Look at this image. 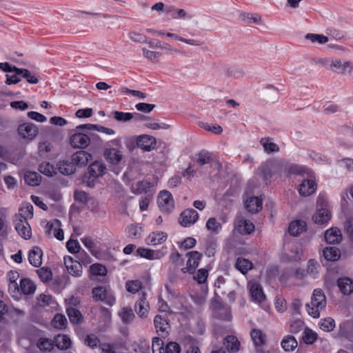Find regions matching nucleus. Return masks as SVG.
<instances>
[{"instance_id": "nucleus-2", "label": "nucleus", "mask_w": 353, "mask_h": 353, "mask_svg": "<svg viewBox=\"0 0 353 353\" xmlns=\"http://www.w3.org/2000/svg\"><path fill=\"white\" fill-rule=\"evenodd\" d=\"M73 132L74 133L69 138V143L74 148H86L92 141L98 144L101 143V140L97 134L93 133L85 134L81 131H77L76 128L73 130Z\"/></svg>"}, {"instance_id": "nucleus-31", "label": "nucleus", "mask_w": 353, "mask_h": 353, "mask_svg": "<svg viewBox=\"0 0 353 353\" xmlns=\"http://www.w3.org/2000/svg\"><path fill=\"white\" fill-rule=\"evenodd\" d=\"M331 217V214L327 209L321 208L317 210L312 216L314 223L318 224H323L327 223Z\"/></svg>"}, {"instance_id": "nucleus-4", "label": "nucleus", "mask_w": 353, "mask_h": 353, "mask_svg": "<svg viewBox=\"0 0 353 353\" xmlns=\"http://www.w3.org/2000/svg\"><path fill=\"white\" fill-rule=\"evenodd\" d=\"M105 170V166L101 162L94 161L89 165L88 173L83 177V182L87 183L88 186H92L95 179L103 176Z\"/></svg>"}, {"instance_id": "nucleus-19", "label": "nucleus", "mask_w": 353, "mask_h": 353, "mask_svg": "<svg viewBox=\"0 0 353 353\" xmlns=\"http://www.w3.org/2000/svg\"><path fill=\"white\" fill-rule=\"evenodd\" d=\"M154 324L157 332L163 337L168 334V329L170 328L168 321L163 318L161 315H157L154 319Z\"/></svg>"}, {"instance_id": "nucleus-40", "label": "nucleus", "mask_w": 353, "mask_h": 353, "mask_svg": "<svg viewBox=\"0 0 353 353\" xmlns=\"http://www.w3.org/2000/svg\"><path fill=\"white\" fill-rule=\"evenodd\" d=\"M212 161V154L207 150H201L196 154V162L200 166L208 164Z\"/></svg>"}, {"instance_id": "nucleus-16", "label": "nucleus", "mask_w": 353, "mask_h": 353, "mask_svg": "<svg viewBox=\"0 0 353 353\" xmlns=\"http://www.w3.org/2000/svg\"><path fill=\"white\" fill-rule=\"evenodd\" d=\"M135 311L140 318H146L150 309L149 303L146 299L145 294L143 293L140 299L136 302Z\"/></svg>"}, {"instance_id": "nucleus-41", "label": "nucleus", "mask_w": 353, "mask_h": 353, "mask_svg": "<svg viewBox=\"0 0 353 353\" xmlns=\"http://www.w3.org/2000/svg\"><path fill=\"white\" fill-rule=\"evenodd\" d=\"M119 315L125 324L130 323L135 318L134 312L130 307H123L119 311Z\"/></svg>"}, {"instance_id": "nucleus-7", "label": "nucleus", "mask_w": 353, "mask_h": 353, "mask_svg": "<svg viewBox=\"0 0 353 353\" xmlns=\"http://www.w3.org/2000/svg\"><path fill=\"white\" fill-rule=\"evenodd\" d=\"M92 295L96 301H101L110 306L115 302V297L112 292L101 286L93 288Z\"/></svg>"}, {"instance_id": "nucleus-46", "label": "nucleus", "mask_w": 353, "mask_h": 353, "mask_svg": "<svg viewBox=\"0 0 353 353\" xmlns=\"http://www.w3.org/2000/svg\"><path fill=\"white\" fill-rule=\"evenodd\" d=\"M235 266L241 273L245 274L252 269V263L248 259L239 258L236 260Z\"/></svg>"}, {"instance_id": "nucleus-44", "label": "nucleus", "mask_w": 353, "mask_h": 353, "mask_svg": "<svg viewBox=\"0 0 353 353\" xmlns=\"http://www.w3.org/2000/svg\"><path fill=\"white\" fill-rule=\"evenodd\" d=\"M205 227L212 234H216L221 230L222 225L216 218L211 217L207 221Z\"/></svg>"}, {"instance_id": "nucleus-11", "label": "nucleus", "mask_w": 353, "mask_h": 353, "mask_svg": "<svg viewBox=\"0 0 353 353\" xmlns=\"http://www.w3.org/2000/svg\"><path fill=\"white\" fill-rule=\"evenodd\" d=\"M199 214L194 209H186L180 215L179 223L183 227H190L198 219Z\"/></svg>"}, {"instance_id": "nucleus-49", "label": "nucleus", "mask_w": 353, "mask_h": 353, "mask_svg": "<svg viewBox=\"0 0 353 353\" xmlns=\"http://www.w3.org/2000/svg\"><path fill=\"white\" fill-rule=\"evenodd\" d=\"M317 334L310 328H305L303 331L302 339L306 344H312L317 339Z\"/></svg>"}, {"instance_id": "nucleus-17", "label": "nucleus", "mask_w": 353, "mask_h": 353, "mask_svg": "<svg viewBox=\"0 0 353 353\" xmlns=\"http://www.w3.org/2000/svg\"><path fill=\"white\" fill-rule=\"evenodd\" d=\"M15 230L19 236L24 239H29L32 236V230L30 224L26 221H14Z\"/></svg>"}, {"instance_id": "nucleus-5", "label": "nucleus", "mask_w": 353, "mask_h": 353, "mask_svg": "<svg viewBox=\"0 0 353 353\" xmlns=\"http://www.w3.org/2000/svg\"><path fill=\"white\" fill-rule=\"evenodd\" d=\"M329 68L343 75H350L353 71V61L341 59L327 60Z\"/></svg>"}, {"instance_id": "nucleus-27", "label": "nucleus", "mask_w": 353, "mask_h": 353, "mask_svg": "<svg viewBox=\"0 0 353 353\" xmlns=\"http://www.w3.org/2000/svg\"><path fill=\"white\" fill-rule=\"evenodd\" d=\"M76 170V168L72 163L69 161H59L57 164V172L59 171L63 175H70L73 174Z\"/></svg>"}, {"instance_id": "nucleus-6", "label": "nucleus", "mask_w": 353, "mask_h": 353, "mask_svg": "<svg viewBox=\"0 0 353 353\" xmlns=\"http://www.w3.org/2000/svg\"><path fill=\"white\" fill-rule=\"evenodd\" d=\"M157 203L161 210L165 213H170L174 208V201L172 194L167 190L159 192Z\"/></svg>"}, {"instance_id": "nucleus-33", "label": "nucleus", "mask_w": 353, "mask_h": 353, "mask_svg": "<svg viewBox=\"0 0 353 353\" xmlns=\"http://www.w3.org/2000/svg\"><path fill=\"white\" fill-rule=\"evenodd\" d=\"M281 345L284 351L292 352L297 347L298 343L294 336L288 335L282 339Z\"/></svg>"}, {"instance_id": "nucleus-34", "label": "nucleus", "mask_w": 353, "mask_h": 353, "mask_svg": "<svg viewBox=\"0 0 353 353\" xmlns=\"http://www.w3.org/2000/svg\"><path fill=\"white\" fill-rule=\"evenodd\" d=\"M323 256L327 261H335L340 258L341 252L336 247L330 246L323 249Z\"/></svg>"}, {"instance_id": "nucleus-61", "label": "nucleus", "mask_w": 353, "mask_h": 353, "mask_svg": "<svg viewBox=\"0 0 353 353\" xmlns=\"http://www.w3.org/2000/svg\"><path fill=\"white\" fill-rule=\"evenodd\" d=\"M208 276V271L206 269H199L196 275L194 276V280H196L199 284H202L205 283Z\"/></svg>"}, {"instance_id": "nucleus-10", "label": "nucleus", "mask_w": 353, "mask_h": 353, "mask_svg": "<svg viewBox=\"0 0 353 353\" xmlns=\"http://www.w3.org/2000/svg\"><path fill=\"white\" fill-rule=\"evenodd\" d=\"M18 132L22 138L31 141L37 135L38 128L33 123H25L19 126Z\"/></svg>"}, {"instance_id": "nucleus-24", "label": "nucleus", "mask_w": 353, "mask_h": 353, "mask_svg": "<svg viewBox=\"0 0 353 353\" xmlns=\"http://www.w3.org/2000/svg\"><path fill=\"white\" fill-rule=\"evenodd\" d=\"M325 239L327 243L336 244L342 240V234L338 228H331L325 233Z\"/></svg>"}, {"instance_id": "nucleus-35", "label": "nucleus", "mask_w": 353, "mask_h": 353, "mask_svg": "<svg viewBox=\"0 0 353 353\" xmlns=\"http://www.w3.org/2000/svg\"><path fill=\"white\" fill-rule=\"evenodd\" d=\"M53 342L58 349L63 350L68 349L71 345L70 339L65 334H58L54 338Z\"/></svg>"}, {"instance_id": "nucleus-30", "label": "nucleus", "mask_w": 353, "mask_h": 353, "mask_svg": "<svg viewBox=\"0 0 353 353\" xmlns=\"http://www.w3.org/2000/svg\"><path fill=\"white\" fill-rule=\"evenodd\" d=\"M262 201L256 196L249 198L245 203L246 209L250 213H256L262 208Z\"/></svg>"}, {"instance_id": "nucleus-42", "label": "nucleus", "mask_w": 353, "mask_h": 353, "mask_svg": "<svg viewBox=\"0 0 353 353\" xmlns=\"http://www.w3.org/2000/svg\"><path fill=\"white\" fill-rule=\"evenodd\" d=\"M41 176L35 172H27L24 175L25 182L32 186L38 185L41 181Z\"/></svg>"}, {"instance_id": "nucleus-18", "label": "nucleus", "mask_w": 353, "mask_h": 353, "mask_svg": "<svg viewBox=\"0 0 353 353\" xmlns=\"http://www.w3.org/2000/svg\"><path fill=\"white\" fill-rule=\"evenodd\" d=\"M316 189V184L312 179H303L299 187L301 196H307L313 194Z\"/></svg>"}, {"instance_id": "nucleus-47", "label": "nucleus", "mask_w": 353, "mask_h": 353, "mask_svg": "<svg viewBox=\"0 0 353 353\" xmlns=\"http://www.w3.org/2000/svg\"><path fill=\"white\" fill-rule=\"evenodd\" d=\"M127 234L131 239H139L142 235V228L138 224L130 225L127 228Z\"/></svg>"}, {"instance_id": "nucleus-8", "label": "nucleus", "mask_w": 353, "mask_h": 353, "mask_svg": "<svg viewBox=\"0 0 353 353\" xmlns=\"http://www.w3.org/2000/svg\"><path fill=\"white\" fill-rule=\"evenodd\" d=\"M103 155L105 161L112 165H119L123 159V152L112 146L105 149Z\"/></svg>"}, {"instance_id": "nucleus-1", "label": "nucleus", "mask_w": 353, "mask_h": 353, "mask_svg": "<svg viewBox=\"0 0 353 353\" xmlns=\"http://www.w3.org/2000/svg\"><path fill=\"white\" fill-rule=\"evenodd\" d=\"M301 171L302 168L283 159L267 161L259 168V174L264 180H268L275 175L282 176L290 174H299Z\"/></svg>"}, {"instance_id": "nucleus-60", "label": "nucleus", "mask_w": 353, "mask_h": 353, "mask_svg": "<svg viewBox=\"0 0 353 353\" xmlns=\"http://www.w3.org/2000/svg\"><path fill=\"white\" fill-rule=\"evenodd\" d=\"M152 349L153 353H164L165 349L163 348V341L157 337L152 340Z\"/></svg>"}, {"instance_id": "nucleus-45", "label": "nucleus", "mask_w": 353, "mask_h": 353, "mask_svg": "<svg viewBox=\"0 0 353 353\" xmlns=\"http://www.w3.org/2000/svg\"><path fill=\"white\" fill-rule=\"evenodd\" d=\"M39 170L48 176H52L57 174V167L48 162L41 163L39 166Z\"/></svg>"}, {"instance_id": "nucleus-22", "label": "nucleus", "mask_w": 353, "mask_h": 353, "mask_svg": "<svg viewBox=\"0 0 353 353\" xmlns=\"http://www.w3.org/2000/svg\"><path fill=\"white\" fill-rule=\"evenodd\" d=\"M250 336L255 347H261L265 344L267 336L262 330L252 329L250 331Z\"/></svg>"}, {"instance_id": "nucleus-12", "label": "nucleus", "mask_w": 353, "mask_h": 353, "mask_svg": "<svg viewBox=\"0 0 353 353\" xmlns=\"http://www.w3.org/2000/svg\"><path fill=\"white\" fill-rule=\"evenodd\" d=\"M248 287L253 301L262 303L265 300V295L260 284L254 282H249Z\"/></svg>"}, {"instance_id": "nucleus-14", "label": "nucleus", "mask_w": 353, "mask_h": 353, "mask_svg": "<svg viewBox=\"0 0 353 353\" xmlns=\"http://www.w3.org/2000/svg\"><path fill=\"white\" fill-rule=\"evenodd\" d=\"M92 159V155L84 150H79L71 156V162L76 166L83 167Z\"/></svg>"}, {"instance_id": "nucleus-48", "label": "nucleus", "mask_w": 353, "mask_h": 353, "mask_svg": "<svg viewBox=\"0 0 353 353\" xmlns=\"http://www.w3.org/2000/svg\"><path fill=\"white\" fill-rule=\"evenodd\" d=\"M304 322L300 319H292L290 322V332L292 334H298L304 327Z\"/></svg>"}, {"instance_id": "nucleus-9", "label": "nucleus", "mask_w": 353, "mask_h": 353, "mask_svg": "<svg viewBox=\"0 0 353 353\" xmlns=\"http://www.w3.org/2000/svg\"><path fill=\"white\" fill-rule=\"evenodd\" d=\"M186 255L188 256L187 266L183 268L181 271L183 273L189 272L192 274L194 272L196 268L199 266V262L202 257V254L198 251H191L188 252Z\"/></svg>"}, {"instance_id": "nucleus-36", "label": "nucleus", "mask_w": 353, "mask_h": 353, "mask_svg": "<svg viewBox=\"0 0 353 353\" xmlns=\"http://www.w3.org/2000/svg\"><path fill=\"white\" fill-rule=\"evenodd\" d=\"M236 230L241 234H249L254 231V225L248 220L240 219L238 221Z\"/></svg>"}, {"instance_id": "nucleus-50", "label": "nucleus", "mask_w": 353, "mask_h": 353, "mask_svg": "<svg viewBox=\"0 0 353 353\" xmlns=\"http://www.w3.org/2000/svg\"><path fill=\"white\" fill-rule=\"evenodd\" d=\"M113 118L119 122H128L133 119L134 115L132 112H123L120 111H114L112 112Z\"/></svg>"}, {"instance_id": "nucleus-59", "label": "nucleus", "mask_w": 353, "mask_h": 353, "mask_svg": "<svg viewBox=\"0 0 353 353\" xmlns=\"http://www.w3.org/2000/svg\"><path fill=\"white\" fill-rule=\"evenodd\" d=\"M319 263L316 261L314 259H310L307 262V273L314 279L317 277L318 271L317 268L319 267Z\"/></svg>"}, {"instance_id": "nucleus-39", "label": "nucleus", "mask_w": 353, "mask_h": 353, "mask_svg": "<svg viewBox=\"0 0 353 353\" xmlns=\"http://www.w3.org/2000/svg\"><path fill=\"white\" fill-rule=\"evenodd\" d=\"M66 312L71 323H80L82 322L83 316L79 310L72 307H66Z\"/></svg>"}, {"instance_id": "nucleus-28", "label": "nucleus", "mask_w": 353, "mask_h": 353, "mask_svg": "<svg viewBox=\"0 0 353 353\" xmlns=\"http://www.w3.org/2000/svg\"><path fill=\"white\" fill-rule=\"evenodd\" d=\"M138 254L143 258L150 260L159 259L164 254L159 251H154L148 248H140L137 250Z\"/></svg>"}, {"instance_id": "nucleus-54", "label": "nucleus", "mask_w": 353, "mask_h": 353, "mask_svg": "<svg viewBox=\"0 0 353 353\" xmlns=\"http://www.w3.org/2000/svg\"><path fill=\"white\" fill-rule=\"evenodd\" d=\"M150 187V183L148 181H139L135 185L132 186V192L136 194H140L146 192Z\"/></svg>"}, {"instance_id": "nucleus-43", "label": "nucleus", "mask_w": 353, "mask_h": 353, "mask_svg": "<svg viewBox=\"0 0 353 353\" xmlns=\"http://www.w3.org/2000/svg\"><path fill=\"white\" fill-rule=\"evenodd\" d=\"M16 72L17 74H21L22 77L26 79V81L30 83L36 84L39 82V80L35 74L27 69H16Z\"/></svg>"}, {"instance_id": "nucleus-21", "label": "nucleus", "mask_w": 353, "mask_h": 353, "mask_svg": "<svg viewBox=\"0 0 353 353\" xmlns=\"http://www.w3.org/2000/svg\"><path fill=\"white\" fill-rule=\"evenodd\" d=\"M43 252L37 246H34L30 250L28 254V261L34 267H40L42 264Z\"/></svg>"}, {"instance_id": "nucleus-23", "label": "nucleus", "mask_w": 353, "mask_h": 353, "mask_svg": "<svg viewBox=\"0 0 353 353\" xmlns=\"http://www.w3.org/2000/svg\"><path fill=\"white\" fill-rule=\"evenodd\" d=\"M302 256L301 250L297 247H294L289 253H284L282 256V260L288 263H299Z\"/></svg>"}, {"instance_id": "nucleus-32", "label": "nucleus", "mask_w": 353, "mask_h": 353, "mask_svg": "<svg viewBox=\"0 0 353 353\" xmlns=\"http://www.w3.org/2000/svg\"><path fill=\"white\" fill-rule=\"evenodd\" d=\"M338 286L340 291L345 295L353 292V281L349 278H341L338 280Z\"/></svg>"}, {"instance_id": "nucleus-58", "label": "nucleus", "mask_w": 353, "mask_h": 353, "mask_svg": "<svg viewBox=\"0 0 353 353\" xmlns=\"http://www.w3.org/2000/svg\"><path fill=\"white\" fill-rule=\"evenodd\" d=\"M37 274L43 282H48L52 279V272L48 268H41L37 270Z\"/></svg>"}, {"instance_id": "nucleus-20", "label": "nucleus", "mask_w": 353, "mask_h": 353, "mask_svg": "<svg viewBox=\"0 0 353 353\" xmlns=\"http://www.w3.org/2000/svg\"><path fill=\"white\" fill-rule=\"evenodd\" d=\"M33 217V206L32 204L26 203L21 205L19 210V213L16 214L14 221H28Z\"/></svg>"}, {"instance_id": "nucleus-62", "label": "nucleus", "mask_w": 353, "mask_h": 353, "mask_svg": "<svg viewBox=\"0 0 353 353\" xmlns=\"http://www.w3.org/2000/svg\"><path fill=\"white\" fill-rule=\"evenodd\" d=\"M8 292L15 299H19L21 296L20 285L17 283H9Z\"/></svg>"}, {"instance_id": "nucleus-13", "label": "nucleus", "mask_w": 353, "mask_h": 353, "mask_svg": "<svg viewBox=\"0 0 353 353\" xmlns=\"http://www.w3.org/2000/svg\"><path fill=\"white\" fill-rule=\"evenodd\" d=\"M64 264L68 272L76 277H79L82 274V266L77 261H74L73 259L67 256L64 257Z\"/></svg>"}, {"instance_id": "nucleus-25", "label": "nucleus", "mask_w": 353, "mask_h": 353, "mask_svg": "<svg viewBox=\"0 0 353 353\" xmlns=\"http://www.w3.org/2000/svg\"><path fill=\"white\" fill-rule=\"evenodd\" d=\"M168 235L163 232H153L146 239L147 244L157 245L163 243L167 239Z\"/></svg>"}, {"instance_id": "nucleus-56", "label": "nucleus", "mask_w": 353, "mask_h": 353, "mask_svg": "<svg viewBox=\"0 0 353 353\" xmlns=\"http://www.w3.org/2000/svg\"><path fill=\"white\" fill-rule=\"evenodd\" d=\"M90 270L91 273L96 276H105L107 274V269L105 266L103 265L101 263H94L90 268Z\"/></svg>"}, {"instance_id": "nucleus-37", "label": "nucleus", "mask_w": 353, "mask_h": 353, "mask_svg": "<svg viewBox=\"0 0 353 353\" xmlns=\"http://www.w3.org/2000/svg\"><path fill=\"white\" fill-rule=\"evenodd\" d=\"M260 143L263 146L264 151L268 154L279 151V145L273 143L270 137L262 138L260 140Z\"/></svg>"}, {"instance_id": "nucleus-52", "label": "nucleus", "mask_w": 353, "mask_h": 353, "mask_svg": "<svg viewBox=\"0 0 353 353\" xmlns=\"http://www.w3.org/2000/svg\"><path fill=\"white\" fill-rule=\"evenodd\" d=\"M305 39L310 41L312 43L317 42L320 44H323L329 41L327 37L323 34L309 33L305 35Z\"/></svg>"}, {"instance_id": "nucleus-53", "label": "nucleus", "mask_w": 353, "mask_h": 353, "mask_svg": "<svg viewBox=\"0 0 353 353\" xmlns=\"http://www.w3.org/2000/svg\"><path fill=\"white\" fill-rule=\"evenodd\" d=\"M128 292L135 294L142 288V283L139 280L128 281L125 283Z\"/></svg>"}, {"instance_id": "nucleus-29", "label": "nucleus", "mask_w": 353, "mask_h": 353, "mask_svg": "<svg viewBox=\"0 0 353 353\" xmlns=\"http://www.w3.org/2000/svg\"><path fill=\"white\" fill-rule=\"evenodd\" d=\"M306 223L303 221H292L288 228L289 233L294 236H297L305 230Z\"/></svg>"}, {"instance_id": "nucleus-38", "label": "nucleus", "mask_w": 353, "mask_h": 353, "mask_svg": "<svg viewBox=\"0 0 353 353\" xmlns=\"http://www.w3.org/2000/svg\"><path fill=\"white\" fill-rule=\"evenodd\" d=\"M20 289L23 294H32L36 290V285L29 279H23L20 281Z\"/></svg>"}, {"instance_id": "nucleus-63", "label": "nucleus", "mask_w": 353, "mask_h": 353, "mask_svg": "<svg viewBox=\"0 0 353 353\" xmlns=\"http://www.w3.org/2000/svg\"><path fill=\"white\" fill-rule=\"evenodd\" d=\"M66 247L68 250L72 254L79 252L80 245L77 240L70 239L66 243Z\"/></svg>"}, {"instance_id": "nucleus-64", "label": "nucleus", "mask_w": 353, "mask_h": 353, "mask_svg": "<svg viewBox=\"0 0 353 353\" xmlns=\"http://www.w3.org/2000/svg\"><path fill=\"white\" fill-rule=\"evenodd\" d=\"M181 347L175 342H170L165 348L164 353H180Z\"/></svg>"}, {"instance_id": "nucleus-3", "label": "nucleus", "mask_w": 353, "mask_h": 353, "mask_svg": "<svg viewBox=\"0 0 353 353\" xmlns=\"http://www.w3.org/2000/svg\"><path fill=\"white\" fill-rule=\"evenodd\" d=\"M326 297L321 289H315L313 292L310 303L305 305L308 314L314 318H319L320 312L325 309Z\"/></svg>"}, {"instance_id": "nucleus-55", "label": "nucleus", "mask_w": 353, "mask_h": 353, "mask_svg": "<svg viewBox=\"0 0 353 353\" xmlns=\"http://www.w3.org/2000/svg\"><path fill=\"white\" fill-rule=\"evenodd\" d=\"M319 326L322 330L330 332L335 327V322L333 319L327 317L320 321Z\"/></svg>"}, {"instance_id": "nucleus-51", "label": "nucleus", "mask_w": 353, "mask_h": 353, "mask_svg": "<svg viewBox=\"0 0 353 353\" xmlns=\"http://www.w3.org/2000/svg\"><path fill=\"white\" fill-rule=\"evenodd\" d=\"M52 324L54 328L64 329L67 325V319L64 315L57 314L52 320Z\"/></svg>"}, {"instance_id": "nucleus-15", "label": "nucleus", "mask_w": 353, "mask_h": 353, "mask_svg": "<svg viewBox=\"0 0 353 353\" xmlns=\"http://www.w3.org/2000/svg\"><path fill=\"white\" fill-rule=\"evenodd\" d=\"M137 146L145 151H150L154 148L157 143L156 139L150 135L143 134L137 137Z\"/></svg>"}, {"instance_id": "nucleus-57", "label": "nucleus", "mask_w": 353, "mask_h": 353, "mask_svg": "<svg viewBox=\"0 0 353 353\" xmlns=\"http://www.w3.org/2000/svg\"><path fill=\"white\" fill-rule=\"evenodd\" d=\"M216 247L217 245L215 241H207L204 245L205 255L208 257L213 256L216 252Z\"/></svg>"}, {"instance_id": "nucleus-26", "label": "nucleus", "mask_w": 353, "mask_h": 353, "mask_svg": "<svg viewBox=\"0 0 353 353\" xmlns=\"http://www.w3.org/2000/svg\"><path fill=\"white\" fill-rule=\"evenodd\" d=\"M223 344L227 353L237 352L239 350L240 342L234 336H226Z\"/></svg>"}]
</instances>
